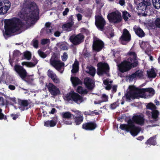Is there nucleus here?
<instances>
[{
	"label": "nucleus",
	"mask_w": 160,
	"mask_h": 160,
	"mask_svg": "<svg viewBox=\"0 0 160 160\" xmlns=\"http://www.w3.org/2000/svg\"><path fill=\"white\" fill-rule=\"evenodd\" d=\"M39 9L35 3L27 1L23 4L20 17L27 23L32 24L39 19Z\"/></svg>",
	"instance_id": "1"
},
{
	"label": "nucleus",
	"mask_w": 160,
	"mask_h": 160,
	"mask_svg": "<svg viewBox=\"0 0 160 160\" xmlns=\"http://www.w3.org/2000/svg\"><path fill=\"white\" fill-rule=\"evenodd\" d=\"M5 32L3 33L5 37L11 35L12 33L18 31L22 26V22L19 19L13 18L4 21Z\"/></svg>",
	"instance_id": "2"
},
{
	"label": "nucleus",
	"mask_w": 160,
	"mask_h": 160,
	"mask_svg": "<svg viewBox=\"0 0 160 160\" xmlns=\"http://www.w3.org/2000/svg\"><path fill=\"white\" fill-rule=\"evenodd\" d=\"M128 124H121L119 128L122 130L125 131L127 132H130L131 134L133 136H135L140 132L141 128L135 125L131 119L128 121Z\"/></svg>",
	"instance_id": "3"
},
{
	"label": "nucleus",
	"mask_w": 160,
	"mask_h": 160,
	"mask_svg": "<svg viewBox=\"0 0 160 160\" xmlns=\"http://www.w3.org/2000/svg\"><path fill=\"white\" fill-rule=\"evenodd\" d=\"M14 70L22 79L25 82L29 83L33 80V79L30 77L31 76L28 75L26 70L23 66L16 64L14 67Z\"/></svg>",
	"instance_id": "4"
},
{
	"label": "nucleus",
	"mask_w": 160,
	"mask_h": 160,
	"mask_svg": "<svg viewBox=\"0 0 160 160\" xmlns=\"http://www.w3.org/2000/svg\"><path fill=\"white\" fill-rule=\"evenodd\" d=\"M133 59H130L124 60L118 65L119 70L122 73L130 70L132 68L136 67L138 64L135 62H132Z\"/></svg>",
	"instance_id": "5"
},
{
	"label": "nucleus",
	"mask_w": 160,
	"mask_h": 160,
	"mask_svg": "<svg viewBox=\"0 0 160 160\" xmlns=\"http://www.w3.org/2000/svg\"><path fill=\"white\" fill-rule=\"evenodd\" d=\"M64 99L68 102L70 101H74L78 104H80L83 101L82 96L74 91L68 93L65 96Z\"/></svg>",
	"instance_id": "6"
},
{
	"label": "nucleus",
	"mask_w": 160,
	"mask_h": 160,
	"mask_svg": "<svg viewBox=\"0 0 160 160\" xmlns=\"http://www.w3.org/2000/svg\"><path fill=\"white\" fill-rule=\"evenodd\" d=\"M98 68L97 73L99 76L103 74H107L109 72V67L108 63L102 62H100L97 64Z\"/></svg>",
	"instance_id": "7"
},
{
	"label": "nucleus",
	"mask_w": 160,
	"mask_h": 160,
	"mask_svg": "<svg viewBox=\"0 0 160 160\" xmlns=\"http://www.w3.org/2000/svg\"><path fill=\"white\" fill-rule=\"evenodd\" d=\"M84 36L82 33L72 34L69 37V40L74 45H79L84 41Z\"/></svg>",
	"instance_id": "8"
},
{
	"label": "nucleus",
	"mask_w": 160,
	"mask_h": 160,
	"mask_svg": "<svg viewBox=\"0 0 160 160\" xmlns=\"http://www.w3.org/2000/svg\"><path fill=\"white\" fill-rule=\"evenodd\" d=\"M95 25L98 29L101 31L104 30L106 22L104 19L101 15H97L95 17Z\"/></svg>",
	"instance_id": "9"
},
{
	"label": "nucleus",
	"mask_w": 160,
	"mask_h": 160,
	"mask_svg": "<svg viewBox=\"0 0 160 160\" xmlns=\"http://www.w3.org/2000/svg\"><path fill=\"white\" fill-rule=\"evenodd\" d=\"M108 18L110 22L114 23L120 22L122 20L121 13L119 12H112Z\"/></svg>",
	"instance_id": "10"
},
{
	"label": "nucleus",
	"mask_w": 160,
	"mask_h": 160,
	"mask_svg": "<svg viewBox=\"0 0 160 160\" xmlns=\"http://www.w3.org/2000/svg\"><path fill=\"white\" fill-rule=\"evenodd\" d=\"M50 64L57 70H60L64 65V63L58 60V57L54 54L52 56L50 61Z\"/></svg>",
	"instance_id": "11"
},
{
	"label": "nucleus",
	"mask_w": 160,
	"mask_h": 160,
	"mask_svg": "<svg viewBox=\"0 0 160 160\" xmlns=\"http://www.w3.org/2000/svg\"><path fill=\"white\" fill-rule=\"evenodd\" d=\"M104 46L103 42L97 38H94L92 44L93 50L97 52L101 50Z\"/></svg>",
	"instance_id": "12"
},
{
	"label": "nucleus",
	"mask_w": 160,
	"mask_h": 160,
	"mask_svg": "<svg viewBox=\"0 0 160 160\" xmlns=\"http://www.w3.org/2000/svg\"><path fill=\"white\" fill-rule=\"evenodd\" d=\"M11 6V3L8 0H2L0 2V14H6Z\"/></svg>",
	"instance_id": "13"
},
{
	"label": "nucleus",
	"mask_w": 160,
	"mask_h": 160,
	"mask_svg": "<svg viewBox=\"0 0 160 160\" xmlns=\"http://www.w3.org/2000/svg\"><path fill=\"white\" fill-rule=\"evenodd\" d=\"M46 86L52 95L56 96L60 94L59 89L53 83L49 82L48 85H46Z\"/></svg>",
	"instance_id": "14"
},
{
	"label": "nucleus",
	"mask_w": 160,
	"mask_h": 160,
	"mask_svg": "<svg viewBox=\"0 0 160 160\" xmlns=\"http://www.w3.org/2000/svg\"><path fill=\"white\" fill-rule=\"evenodd\" d=\"M145 120L143 115L141 114L139 115L133 116L131 121L134 124L136 123L141 126H142L144 124Z\"/></svg>",
	"instance_id": "15"
},
{
	"label": "nucleus",
	"mask_w": 160,
	"mask_h": 160,
	"mask_svg": "<svg viewBox=\"0 0 160 160\" xmlns=\"http://www.w3.org/2000/svg\"><path fill=\"white\" fill-rule=\"evenodd\" d=\"M97 125L95 121H90L84 123L82 128L87 131H93L97 127Z\"/></svg>",
	"instance_id": "16"
},
{
	"label": "nucleus",
	"mask_w": 160,
	"mask_h": 160,
	"mask_svg": "<svg viewBox=\"0 0 160 160\" xmlns=\"http://www.w3.org/2000/svg\"><path fill=\"white\" fill-rule=\"evenodd\" d=\"M131 39V36L128 31L126 28H125L123 30L122 34L120 38V39L122 43V44H125L123 42H129Z\"/></svg>",
	"instance_id": "17"
},
{
	"label": "nucleus",
	"mask_w": 160,
	"mask_h": 160,
	"mask_svg": "<svg viewBox=\"0 0 160 160\" xmlns=\"http://www.w3.org/2000/svg\"><path fill=\"white\" fill-rule=\"evenodd\" d=\"M83 83L88 89L91 90L93 89L94 84L90 78H85L84 80Z\"/></svg>",
	"instance_id": "18"
},
{
	"label": "nucleus",
	"mask_w": 160,
	"mask_h": 160,
	"mask_svg": "<svg viewBox=\"0 0 160 160\" xmlns=\"http://www.w3.org/2000/svg\"><path fill=\"white\" fill-rule=\"evenodd\" d=\"M58 122V118L57 117H54L52 120H48L44 122V125L46 127H52L55 126Z\"/></svg>",
	"instance_id": "19"
},
{
	"label": "nucleus",
	"mask_w": 160,
	"mask_h": 160,
	"mask_svg": "<svg viewBox=\"0 0 160 160\" xmlns=\"http://www.w3.org/2000/svg\"><path fill=\"white\" fill-rule=\"evenodd\" d=\"M47 72L48 76L51 78L54 83H58L60 81L59 79L58 78L56 74L54 73L52 71L49 69L48 70Z\"/></svg>",
	"instance_id": "20"
},
{
	"label": "nucleus",
	"mask_w": 160,
	"mask_h": 160,
	"mask_svg": "<svg viewBox=\"0 0 160 160\" xmlns=\"http://www.w3.org/2000/svg\"><path fill=\"white\" fill-rule=\"evenodd\" d=\"M138 89H141L138 88H133L130 90V91L132 96V99H134L135 98H138L140 97V94H142V93L139 92Z\"/></svg>",
	"instance_id": "21"
},
{
	"label": "nucleus",
	"mask_w": 160,
	"mask_h": 160,
	"mask_svg": "<svg viewBox=\"0 0 160 160\" xmlns=\"http://www.w3.org/2000/svg\"><path fill=\"white\" fill-rule=\"evenodd\" d=\"M139 92L144 93L146 92H148L150 96H152L155 94V91L154 89L151 88H142L141 89L138 90Z\"/></svg>",
	"instance_id": "22"
},
{
	"label": "nucleus",
	"mask_w": 160,
	"mask_h": 160,
	"mask_svg": "<svg viewBox=\"0 0 160 160\" xmlns=\"http://www.w3.org/2000/svg\"><path fill=\"white\" fill-rule=\"evenodd\" d=\"M71 81L74 87H76L78 85H82V82L76 77H71Z\"/></svg>",
	"instance_id": "23"
},
{
	"label": "nucleus",
	"mask_w": 160,
	"mask_h": 160,
	"mask_svg": "<svg viewBox=\"0 0 160 160\" xmlns=\"http://www.w3.org/2000/svg\"><path fill=\"white\" fill-rule=\"evenodd\" d=\"M133 29L136 35L139 37L142 38L144 37L145 35V33L142 30L140 27L134 28Z\"/></svg>",
	"instance_id": "24"
},
{
	"label": "nucleus",
	"mask_w": 160,
	"mask_h": 160,
	"mask_svg": "<svg viewBox=\"0 0 160 160\" xmlns=\"http://www.w3.org/2000/svg\"><path fill=\"white\" fill-rule=\"evenodd\" d=\"M86 72L92 77H94L96 73V69L93 66L88 67Z\"/></svg>",
	"instance_id": "25"
},
{
	"label": "nucleus",
	"mask_w": 160,
	"mask_h": 160,
	"mask_svg": "<svg viewBox=\"0 0 160 160\" xmlns=\"http://www.w3.org/2000/svg\"><path fill=\"white\" fill-rule=\"evenodd\" d=\"M147 7L148 6L147 5L142 2L140 3L138 6V10L141 12L144 11V13L145 12L147 13L148 12V9L147 8Z\"/></svg>",
	"instance_id": "26"
},
{
	"label": "nucleus",
	"mask_w": 160,
	"mask_h": 160,
	"mask_svg": "<svg viewBox=\"0 0 160 160\" xmlns=\"http://www.w3.org/2000/svg\"><path fill=\"white\" fill-rule=\"evenodd\" d=\"M148 76L149 78H154L157 76V73L155 72L153 68H152L150 70L147 71Z\"/></svg>",
	"instance_id": "27"
},
{
	"label": "nucleus",
	"mask_w": 160,
	"mask_h": 160,
	"mask_svg": "<svg viewBox=\"0 0 160 160\" xmlns=\"http://www.w3.org/2000/svg\"><path fill=\"white\" fill-rule=\"evenodd\" d=\"M73 26L70 23H67L63 24L62 26V28L68 32L72 30V27Z\"/></svg>",
	"instance_id": "28"
},
{
	"label": "nucleus",
	"mask_w": 160,
	"mask_h": 160,
	"mask_svg": "<svg viewBox=\"0 0 160 160\" xmlns=\"http://www.w3.org/2000/svg\"><path fill=\"white\" fill-rule=\"evenodd\" d=\"M61 115L63 119H72V115L70 112H62Z\"/></svg>",
	"instance_id": "29"
},
{
	"label": "nucleus",
	"mask_w": 160,
	"mask_h": 160,
	"mask_svg": "<svg viewBox=\"0 0 160 160\" xmlns=\"http://www.w3.org/2000/svg\"><path fill=\"white\" fill-rule=\"evenodd\" d=\"M145 144L147 145H155L156 144V142L155 140V138L153 137H150L148 139L147 141L145 142Z\"/></svg>",
	"instance_id": "30"
},
{
	"label": "nucleus",
	"mask_w": 160,
	"mask_h": 160,
	"mask_svg": "<svg viewBox=\"0 0 160 160\" xmlns=\"http://www.w3.org/2000/svg\"><path fill=\"white\" fill-rule=\"evenodd\" d=\"M74 119L76 124L79 125L83 122V117L82 115H80L79 116L75 117Z\"/></svg>",
	"instance_id": "31"
},
{
	"label": "nucleus",
	"mask_w": 160,
	"mask_h": 160,
	"mask_svg": "<svg viewBox=\"0 0 160 160\" xmlns=\"http://www.w3.org/2000/svg\"><path fill=\"white\" fill-rule=\"evenodd\" d=\"M152 118L154 119L155 121L158 120V116L159 115V112L157 110H154L152 112Z\"/></svg>",
	"instance_id": "32"
},
{
	"label": "nucleus",
	"mask_w": 160,
	"mask_h": 160,
	"mask_svg": "<svg viewBox=\"0 0 160 160\" xmlns=\"http://www.w3.org/2000/svg\"><path fill=\"white\" fill-rule=\"evenodd\" d=\"M77 92L81 94H85L88 93V91L85 89H84L82 86L78 87Z\"/></svg>",
	"instance_id": "33"
},
{
	"label": "nucleus",
	"mask_w": 160,
	"mask_h": 160,
	"mask_svg": "<svg viewBox=\"0 0 160 160\" xmlns=\"http://www.w3.org/2000/svg\"><path fill=\"white\" fill-rule=\"evenodd\" d=\"M128 54L130 56H132V58L130 57L128 58V59H132L133 61H132V62H135L138 64V62L137 59V56L135 52H131L129 53Z\"/></svg>",
	"instance_id": "34"
},
{
	"label": "nucleus",
	"mask_w": 160,
	"mask_h": 160,
	"mask_svg": "<svg viewBox=\"0 0 160 160\" xmlns=\"http://www.w3.org/2000/svg\"><path fill=\"white\" fill-rule=\"evenodd\" d=\"M18 104L21 107L25 108L28 106L29 103L27 100H20L18 101Z\"/></svg>",
	"instance_id": "35"
},
{
	"label": "nucleus",
	"mask_w": 160,
	"mask_h": 160,
	"mask_svg": "<svg viewBox=\"0 0 160 160\" xmlns=\"http://www.w3.org/2000/svg\"><path fill=\"white\" fill-rule=\"evenodd\" d=\"M152 2L155 8L158 9L160 8V0H152Z\"/></svg>",
	"instance_id": "36"
},
{
	"label": "nucleus",
	"mask_w": 160,
	"mask_h": 160,
	"mask_svg": "<svg viewBox=\"0 0 160 160\" xmlns=\"http://www.w3.org/2000/svg\"><path fill=\"white\" fill-rule=\"evenodd\" d=\"M146 108L147 109L152 110V111L155 110L156 108L154 104L151 103L148 104L146 106Z\"/></svg>",
	"instance_id": "37"
},
{
	"label": "nucleus",
	"mask_w": 160,
	"mask_h": 160,
	"mask_svg": "<svg viewBox=\"0 0 160 160\" xmlns=\"http://www.w3.org/2000/svg\"><path fill=\"white\" fill-rule=\"evenodd\" d=\"M25 58L28 60H29L31 59V53L28 51L25 52L23 55Z\"/></svg>",
	"instance_id": "38"
},
{
	"label": "nucleus",
	"mask_w": 160,
	"mask_h": 160,
	"mask_svg": "<svg viewBox=\"0 0 160 160\" xmlns=\"http://www.w3.org/2000/svg\"><path fill=\"white\" fill-rule=\"evenodd\" d=\"M101 98L102 99L101 102H107L108 101V97L105 94H102Z\"/></svg>",
	"instance_id": "39"
},
{
	"label": "nucleus",
	"mask_w": 160,
	"mask_h": 160,
	"mask_svg": "<svg viewBox=\"0 0 160 160\" xmlns=\"http://www.w3.org/2000/svg\"><path fill=\"white\" fill-rule=\"evenodd\" d=\"M38 52L39 56L42 58H44L47 57V55L40 49H39Z\"/></svg>",
	"instance_id": "40"
},
{
	"label": "nucleus",
	"mask_w": 160,
	"mask_h": 160,
	"mask_svg": "<svg viewBox=\"0 0 160 160\" xmlns=\"http://www.w3.org/2000/svg\"><path fill=\"white\" fill-rule=\"evenodd\" d=\"M33 47L36 48L38 47V40L33 39L32 41Z\"/></svg>",
	"instance_id": "41"
},
{
	"label": "nucleus",
	"mask_w": 160,
	"mask_h": 160,
	"mask_svg": "<svg viewBox=\"0 0 160 160\" xmlns=\"http://www.w3.org/2000/svg\"><path fill=\"white\" fill-rule=\"evenodd\" d=\"M2 112V109L0 108V120L4 119V120H6L7 119V116L6 115H4Z\"/></svg>",
	"instance_id": "42"
},
{
	"label": "nucleus",
	"mask_w": 160,
	"mask_h": 160,
	"mask_svg": "<svg viewBox=\"0 0 160 160\" xmlns=\"http://www.w3.org/2000/svg\"><path fill=\"white\" fill-rule=\"evenodd\" d=\"M67 22L68 23H70L72 24V25L74 24V18L72 15H71L70 16L67 20Z\"/></svg>",
	"instance_id": "43"
},
{
	"label": "nucleus",
	"mask_w": 160,
	"mask_h": 160,
	"mask_svg": "<svg viewBox=\"0 0 160 160\" xmlns=\"http://www.w3.org/2000/svg\"><path fill=\"white\" fill-rule=\"evenodd\" d=\"M50 40L49 39H43L41 40V43L42 44L44 45L50 43Z\"/></svg>",
	"instance_id": "44"
},
{
	"label": "nucleus",
	"mask_w": 160,
	"mask_h": 160,
	"mask_svg": "<svg viewBox=\"0 0 160 160\" xmlns=\"http://www.w3.org/2000/svg\"><path fill=\"white\" fill-rule=\"evenodd\" d=\"M128 12L126 11H124L122 13V17L125 21L128 20Z\"/></svg>",
	"instance_id": "45"
},
{
	"label": "nucleus",
	"mask_w": 160,
	"mask_h": 160,
	"mask_svg": "<svg viewBox=\"0 0 160 160\" xmlns=\"http://www.w3.org/2000/svg\"><path fill=\"white\" fill-rule=\"evenodd\" d=\"M137 72V77L139 78H142L143 76V72H140L139 71H137L136 72Z\"/></svg>",
	"instance_id": "46"
},
{
	"label": "nucleus",
	"mask_w": 160,
	"mask_h": 160,
	"mask_svg": "<svg viewBox=\"0 0 160 160\" xmlns=\"http://www.w3.org/2000/svg\"><path fill=\"white\" fill-rule=\"evenodd\" d=\"M126 98L127 100H130L131 98H132V96L130 90L128 92H127L125 94Z\"/></svg>",
	"instance_id": "47"
},
{
	"label": "nucleus",
	"mask_w": 160,
	"mask_h": 160,
	"mask_svg": "<svg viewBox=\"0 0 160 160\" xmlns=\"http://www.w3.org/2000/svg\"><path fill=\"white\" fill-rule=\"evenodd\" d=\"M68 58V54L66 52H64L63 54V55L62 57V60L63 61H65Z\"/></svg>",
	"instance_id": "48"
},
{
	"label": "nucleus",
	"mask_w": 160,
	"mask_h": 160,
	"mask_svg": "<svg viewBox=\"0 0 160 160\" xmlns=\"http://www.w3.org/2000/svg\"><path fill=\"white\" fill-rule=\"evenodd\" d=\"M72 119H63L64 124L67 125H71L72 124Z\"/></svg>",
	"instance_id": "49"
},
{
	"label": "nucleus",
	"mask_w": 160,
	"mask_h": 160,
	"mask_svg": "<svg viewBox=\"0 0 160 160\" xmlns=\"http://www.w3.org/2000/svg\"><path fill=\"white\" fill-rule=\"evenodd\" d=\"M155 24L156 27L160 28V19L157 18L155 21Z\"/></svg>",
	"instance_id": "50"
},
{
	"label": "nucleus",
	"mask_w": 160,
	"mask_h": 160,
	"mask_svg": "<svg viewBox=\"0 0 160 160\" xmlns=\"http://www.w3.org/2000/svg\"><path fill=\"white\" fill-rule=\"evenodd\" d=\"M143 3L144 4L147 5V6H149L151 5L150 0H143L141 2Z\"/></svg>",
	"instance_id": "51"
},
{
	"label": "nucleus",
	"mask_w": 160,
	"mask_h": 160,
	"mask_svg": "<svg viewBox=\"0 0 160 160\" xmlns=\"http://www.w3.org/2000/svg\"><path fill=\"white\" fill-rule=\"evenodd\" d=\"M79 62H78L76 59L75 61L74 62L72 65V67L76 68H79Z\"/></svg>",
	"instance_id": "52"
},
{
	"label": "nucleus",
	"mask_w": 160,
	"mask_h": 160,
	"mask_svg": "<svg viewBox=\"0 0 160 160\" xmlns=\"http://www.w3.org/2000/svg\"><path fill=\"white\" fill-rule=\"evenodd\" d=\"M117 106V102H114L111 104L110 108L112 109H114L116 108Z\"/></svg>",
	"instance_id": "53"
},
{
	"label": "nucleus",
	"mask_w": 160,
	"mask_h": 160,
	"mask_svg": "<svg viewBox=\"0 0 160 160\" xmlns=\"http://www.w3.org/2000/svg\"><path fill=\"white\" fill-rule=\"evenodd\" d=\"M79 68L72 67V69L71 70V72L72 73H76L78 72Z\"/></svg>",
	"instance_id": "54"
},
{
	"label": "nucleus",
	"mask_w": 160,
	"mask_h": 160,
	"mask_svg": "<svg viewBox=\"0 0 160 160\" xmlns=\"http://www.w3.org/2000/svg\"><path fill=\"white\" fill-rule=\"evenodd\" d=\"M117 86L115 85L113 86L112 87V93H114L116 92L117 91Z\"/></svg>",
	"instance_id": "55"
},
{
	"label": "nucleus",
	"mask_w": 160,
	"mask_h": 160,
	"mask_svg": "<svg viewBox=\"0 0 160 160\" xmlns=\"http://www.w3.org/2000/svg\"><path fill=\"white\" fill-rule=\"evenodd\" d=\"M20 54V52L19 50H15L13 52V55L15 57H17Z\"/></svg>",
	"instance_id": "56"
},
{
	"label": "nucleus",
	"mask_w": 160,
	"mask_h": 160,
	"mask_svg": "<svg viewBox=\"0 0 160 160\" xmlns=\"http://www.w3.org/2000/svg\"><path fill=\"white\" fill-rule=\"evenodd\" d=\"M35 66V64L32 62H28V67H33Z\"/></svg>",
	"instance_id": "57"
},
{
	"label": "nucleus",
	"mask_w": 160,
	"mask_h": 160,
	"mask_svg": "<svg viewBox=\"0 0 160 160\" xmlns=\"http://www.w3.org/2000/svg\"><path fill=\"white\" fill-rule=\"evenodd\" d=\"M136 73L137 72H135L134 73H132L131 75H130L129 77V78L131 79L132 78V79L136 78L137 77L136 76Z\"/></svg>",
	"instance_id": "58"
},
{
	"label": "nucleus",
	"mask_w": 160,
	"mask_h": 160,
	"mask_svg": "<svg viewBox=\"0 0 160 160\" xmlns=\"http://www.w3.org/2000/svg\"><path fill=\"white\" fill-rule=\"evenodd\" d=\"M69 11V9L68 8H66L64 11L62 12V14L63 16H65L68 13Z\"/></svg>",
	"instance_id": "59"
},
{
	"label": "nucleus",
	"mask_w": 160,
	"mask_h": 160,
	"mask_svg": "<svg viewBox=\"0 0 160 160\" xmlns=\"http://www.w3.org/2000/svg\"><path fill=\"white\" fill-rule=\"evenodd\" d=\"M11 117L14 120H16L17 118H18V115L17 114H11Z\"/></svg>",
	"instance_id": "60"
},
{
	"label": "nucleus",
	"mask_w": 160,
	"mask_h": 160,
	"mask_svg": "<svg viewBox=\"0 0 160 160\" xmlns=\"http://www.w3.org/2000/svg\"><path fill=\"white\" fill-rule=\"evenodd\" d=\"M78 20V21H80L82 19V15L80 13H78L77 14Z\"/></svg>",
	"instance_id": "61"
},
{
	"label": "nucleus",
	"mask_w": 160,
	"mask_h": 160,
	"mask_svg": "<svg viewBox=\"0 0 160 160\" xmlns=\"http://www.w3.org/2000/svg\"><path fill=\"white\" fill-rule=\"evenodd\" d=\"M61 48L63 50H68V47L65 45H61Z\"/></svg>",
	"instance_id": "62"
},
{
	"label": "nucleus",
	"mask_w": 160,
	"mask_h": 160,
	"mask_svg": "<svg viewBox=\"0 0 160 160\" xmlns=\"http://www.w3.org/2000/svg\"><path fill=\"white\" fill-rule=\"evenodd\" d=\"M52 27L46 28V33L47 34H49L52 32Z\"/></svg>",
	"instance_id": "63"
},
{
	"label": "nucleus",
	"mask_w": 160,
	"mask_h": 160,
	"mask_svg": "<svg viewBox=\"0 0 160 160\" xmlns=\"http://www.w3.org/2000/svg\"><path fill=\"white\" fill-rule=\"evenodd\" d=\"M61 35V33L58 31H56L54 33V35L56 37H59Z\"/></svg>",
	"instance_id": "64"
}]
</instances>
